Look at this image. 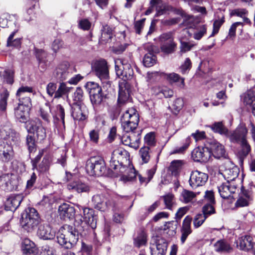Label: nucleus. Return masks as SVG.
I'll use <instances>...</instances> for the list:
<instances>
[{"label": "nucleus", "mask_w": 255, "mask_h": 255, "mask_svg": "<svg viewBox=\"0 0 255 255\" xmlns=\"http://www.w3.org/2000/svg\"><path fill=\"white\" fill-rule=\"evenodd\" d=\"M40 255H56V251L52 247L44 246L41 248Z\"/></svg>", "instance_id": "0e129e2a"}, {"label": "nucleus", "mask_w": 255, "mask_h": 255, "mask_svg": "<svg viewBox=\"0 0 255 255\" xmlns=\"http://www.w3.org/2000/svg\"><path fill=\"white\" fill-rule=\"evenodd\" d=\"M208 176L207 174L195 170L191 172L189 179L190 185L192 188L203 185L207 181Z\"/></svg>", "instance_id": "f8f14e48"}, {"label": "nucleus", "mask_w": 255, "mask_h": 255, "mask_svg": "<svg viewBox=\"0 0 255 255\" xmlns=\"http://www.w3.org/2000/svg\"><path fill=\"white\" fill-rule=\"evenodd\" d=\"M164 202L166 208L171 210L173 204L174 196L172 194H168L163 196Z\"/></svg>", "instance_id": "e2e57ef3"}, {"label": "nucleus", "mask_w": 255, "mask_h": 255, "mask_svg": "<svg viewBox=\"0 0 255 255\" xmlns=\"http://www.w3.org/2000/svg\"><path fill=\"white\" fill-rule=\"evenodd\" d=\"M117 75L124 81L119 84L118 102L119 105L125 103L129 98V84L126 82L130 80L133 75V71L127 60L119 58L115 61Z\"/></svg>", "instance_id": "f03ea898"}, {"label": "nucleus", "mask_w": 255, "mask_h": 255, "mask_svg": "<svg viewBox=\"0 0 255 255\" xmlns=\"http://www.w3.org/2000/svg\"><path fill=\"white\" fill-rule=\"evenodd\" d=\"M37 235L40 238L43 240H51L54 238L55 232L52 230L49 225L41 224L38 227Z\"/></svg>", "instance_id": "a878e982"}, {"label": "nucleus", "mask_w": 255, "mask_h": 255, "mask_svg": "<svg viewBox=\"0 0 255 255\" xmlns=\"http://www.w3.org/2000/svg\"><path fill=\"white\" fill-rule=\"evenodd\" d=\"M100 131L98 129H93L90 131L89 133L90 141L94 143H98L99 142Z\"/></svg>", "instance_id": "5fc2aeb1"}, {"label": "nucleus", "mask_w": 255, "mask_h": 255, "mask_svg": "<svg viewBox=\"0 0 255 255\" xmlns=\"http://www.w3.org/2000/svg\"><path fill=\"white\" fill-rule=\"evenodd\" d=\"M21 248L23 254L25 255H37L38 254L35 244L27 238L22 240Z\"/></svg>", "instance_id": "5701e85b"}, {"label": "nucleus", "mask_w": 255, "mask_h": 255, "mask_svg": "<svg viewBox=\"0 0 255 255\" xmlns=\"http://www.w3.org/2000/svg\"><path fill=\"white\" fill-rule=\"evenodd\" d=\"M71 115L74 120L83 121L88 117V110L85 104L70 105Z\"/></svg>", "instance_id": "f3484780"}, {"label": "nucleus", "mask_w": 255, "mask_h": 255, "mask_svg": "<svg viewBox=\"0 0 255 255\" xmlns=\"http://www.w3.org/2000/svg\"><path fill=\"white\" fill-rule=\"evenodd\" d=\"M50 165V160L48 157H44L41 163L38 166V170L41 172L48 170Z\"/></svg>", "instance_id": "6e6d98bb"}, {"label": "nucleus", "mask_w": 255, "mask_h": 255, "mask_svg": "<svg viewBox=\"0 0 255 255\" xmlns=\"http://www.w3.org/2000/svg\"><path fill=\"white\" fill-rule=\"evenodd\" d=\"M69 63L67 61L62 62L57 65L53 73L55 77L60 81L66 80L70 76Z\"/></svg>", "instance_id": "2eb2a0df"}, {"label": "nucleus", "mask_w": 255, "mask_h": 255, "mask_svg": "<svg viewBox=\"0 0 255 255\" xmlns=\"http://www.w3.org/2000/svg\"><path fill=\"white\" fill-rule=\"evenodd\" d=\"M4 81L9 84H12L13 82V72L11 70H6L3 72L2 75Z\"/></svg>", "instance_id": "680f3d73"}, {"label": "nucleus", "mask_w": 255, "mask_h": 255, "mask_svg": "<svg viewBox=\"0 0 255 255\" xmlns=\"http://www.w3.org/2000/svg\"><path fill=\"white\" fill-rule=\"evenodd\" d=\"M197 194L191 191L184 189L181 194V200L186 204L192 202L195 199Z\"/></svg>", "instance_id": "4c0bfd02"}, {"label": "nucleus", "mask_w": 255, "mask_h": 255, "mask_svg": "<svg viewBox=\"0 0 255 255\" xmlns=\"http://www.w3.org/2000/svg\"><path fill=\"white\" fill-rule=\"evenodd\" d=\"M30 125L28 131L36 135L37 140H43L46 137V134L45 129L43 127L41 121L36 119L31 121Z\"/></svg>", "instance_id": "4468645a"}, {"label": "nucleus", "mask_w": 255, "mask_h": 255, "mask_svg": "<svg viewBox=\"0 0 255 255\" xmlns=\"http://www.w3.org/2000/svg\"><path fill=\"white\" fill-rule=\"evenodd\" d=\"M113 33L112 28L107 25L103 26L100 38L101 41L104 43H107L111 39Z\"/></svg>", "instance_id": "e433bc0d"}, {"label": "nucleus", "mask_w": 255, "mask_h": 255, "mask_svg": "<svg viewBox=\"0 0 255 255\" xmlns=\"http://www.w3.org/2000/svg\"><path fill=\"white\" fill-rule=\"evenodd\" d=\"M93 69L96 75L100 79L104 86H110L111 82L109 80V70L107 62L105 60L102 59L96 61L93 66Z\"/></svg>", "instance_id": "0eeeda50"}, {"label": "nucleus", "mask_w": 255, "mask_h": 255, "mask_svg": "<svg viewBox=\"0 0 255 255\" xmlns=\"http://www.w3.org/2000/svg\"><path fill=\"white\" fill-rule=\"evenodd\" d=\"M167 248V244L163 240H159L150 247L151 255H165Z\"/></svg>", "instance_id": "c85d7f7f"}, {"label": "nucleus", "mask_w": 255, "mask_h": 255, "mask_svg": "<svg viewBox=\"0 0 255 255\" xmlns=\"http://www.w3.org/2000/svg\"><path fill=\"white\" fill-rule=\"evenodd\" d=\"M161 50L165 54H171L173 53L176 48V44L173 40L170 42H166L161 43L160 46Z\"/></svg>", "instance_id": "58836bf2"}, {"label": "nucleus", "mask_w": 255, "mask_h": 255, "mask_svg": "<svg viewBox=\"0 0 255 255\" xmlns=\"http://www.w3.org/2000/svg\"><path fill=\"white\" fill-rule=\"evenodd\" d=\"M241 149L238 151L237 156L241 163H243L244 160L247 157L251 150V147L248 140L240 144Z\"/></svg>", "instance_id": "7c9ffc66"}, {"label": "nucleus", "mask_w": 255, "mask_h": 255, "mask_svg": "<svg viewBox=\"0 0 255 255\" xmlns=\"http://www.w3.org/2000/svg\"><path fill=\"white\" fill-rule=\"evenodd\" d=\"M211 156V151L208 147H197L192 152L193 160L197 162H207Z\"/></svg>", "instance_id": "dca6fc26"}, {"label": "nucleus", "mask_w": 255, "mask_h": 255, "mask_svg": "<svg viewBox=\"0 0 255 255\" xmlns=\"http://www.w3.org/2000/svg\"><path fill=\"white\" fill-rule=\"evenodd\" d=\"M159 39L161 43L173 40L172 33L171 32L164 33L159 36Z\"/></svg>", "instance_id": "774afa93"}, {"label": "nucleus", "mask_w": 255, "mask_h": 255, "mask_svg": "<svg viewBox=\"0 0 255 255\" xmlns=\"http://www.w3.org/2000/svg\"><path fill=\"white\" fill-rule=\"evenodd\" d=\"M213 130L222 134H228V129L224 127L221 122L215 123L212 126Z\"/></svg>", "instance_id": "3c124183"}, {"label": "nucleus", "mask_w": 255, "mask_h": 255, "mask_svg": "<svg viewBox=\"0 0 255 255\" xmlns=\"http://www.w3.org/2000/svg\"><path fill=\"white\" fill-rule=\"evenodd\" d=\"M39 223V217L37 211L33 208H28L22 215L20 224L27 232H32Z\"/></svg>", "instance_id": "20e7f679"}, {"label": "nucleus", "mask_w": 255, "mask_h": 255, "mask_svg": "<svg viewBox=\"0 0 255 255\" xmlns=\"http://www.w3.org/2000/svg\"><path fill=\"white\" fill-rule=\"evenodd\" d=\"M139 116L133 108L127 110L121 118L123 130L127 132L122 136V141L126 145L134 149L139 147L141 138L140 131H135L139 123Z\"/></svg>", "instance_id": "f257e3e1"}, {"label": "nucleus", "mask_w": 255, "mask_h": 255, "mask_svg": "<svg viewBox=\"0 0 255 255\" xmlns=\"http://www.w3.org/2000/svg\"><path fill=\"white\" fill-rule=\"evenodd\" d=\"M32 106L24 105L18 104L14 110V115L16 119L20 123H25L28 118L29 112Z\"/></svg>", "instance_id": "6ab92c4d"}, {"label": "nucleus", "mask_w": 255, "mask_h": 255, "mask_svg": "<svg viewBox=\"0 0 255 255\" xmlns=\"http://www.w3.org/2000/svg\"><path fill=\"white\" fill-rule=\"evenodd\" d=\"M86 87L89 93L92 105L97 107L101 104L104 96L102 93V88L99 84L94 82H89L86 84Z\"/></svg>", "instance_id": "6e6552de"}, {"label": "nucleus", "mask_w": 255, "mask_h": 255, "mask_svg": "<svg viewBox=\"0 0 255 255\" xmlns=\"http://www.w3.org/2000/svg\"><path fill=\"white\" fill-rule=\"evenodd\" d=\"M243 100L246 105H252L255 101V92L251 90L248 91L244 95Z\"/></svg>", "instance_id": "09e8293b"}, {"label": "nucleus", "mask_w": 255, "mask_h": 255, "mask_svg": "<svg viewBox=\"0 0 255 255\" xmlns=\"http://www.w3.org/2000/svg\"><path fill=\"white\" fill-rule=\"evenodd\" d=\"M50 111L49 105L48 103H46L44 107L40 109V116L44 121L49 122V113Z\"/></svg>", "instance_id": "603ef678"}, {"label": "nucleus", "mask_w": 255, "mask_h": 255, "mask_svg": "<svg viewBox=\"0 0 255 255\" xmlns=\"http://www.w3.org/2000/svg\"><path fill=\"white\" fill-rule=\"evenodd\" d=\"M206 219L207 218L203 214H198L194 219V226L196 228L199 227L203 224Z\"/></svg>", "instance_id": "4d7b16f0"}, {"label": "nucleus", "mask_w": 255, "mask_h": 255, "mask_svg": "<svg viewBox=\"0 0 255 255\" xmlns=\"http://www.w3.org/2000/svg\"><path fill=\"white\" fill-rule=\"evenodd\" d=\"M9 97V93L6 90H4L0 94V111L2 112H5L7 108V101Z\"/></svg>", "instance_id": "37998d69"}, {"label": "nucleus", "mask_w": 255, "mask_h": 255, "mask_svg": "<svg viewBox=\"0 0 255 255\" xmlns=\"http://www.w3.org/2000/svg\"><path fill=\"white\" fill-rule=\"evenodd\" d=\"M23 200L22 195H11L6 200L5 203V208L6 210L14 211L19 207Z\"/></svg>", "instance_id": "4be33fe9"}, {"label": "nucleus", "mask_w": 255, "mask_h": 255, "mask_svg": "<svg viewBox=\"0 0 255 255\" xmlns=\"http://www.w3.org/2000/svg\"><path fill=\"white\" fill-rule=\"evenodd\" d=\"M224 17H222L221 19L216 20L213 23V29L212 31V34L210 35V37L213 36L215 34H217L220 27L224 23Z\"/></svg>", "instance_id": "052dcab7"}, {"label": "nucleus", "mask_w": 255, "mask_h": 255, "mask_svg": "<svg viewBox=\"0 0 255 255\" xmlns=\"http://www.w3.org/2000/svg\"><path fill=\"white\" fill-rule=\"evenodd\" d=\"M79 239L78 231L71 226L61 228L57 235V243L66 249H71Z\"/></svg>", "instance_id": "7ed1b4c3"}, {"label": "nucleus", "mask_w": 255, "mask_h": 255, "mask_svg": "<svg viewBox=\"0 0 255 255\" xmlns=\"http://www.w3.org/2000/svg\"><path fill=\"white\" fill-rule=\"evenodd\" d=\"M59 215L61 219H72L75 215V208L70 205L64 203L60 205L58 208Z\"/></svg>", "instance_id": "b1692460"}, {"label": "nucleus", "mask_w": 255, "mask_h": 255, "mask_svg": "<svg viewBox=\"0 0 255 255\" xmlns=\"http://www.w3.org/2000/svg\"><path fill=\"white\" fill-rule=\"evenodd\" d=\"M243 26V22H236L233 23L229 29L228 36L230 38L235 37L236 36V31L237 27L239 26H241L242 28Z\"/></svg>", "instance_id": "bf43d9fd"}, {"label": "nucleus", "mask_w": 255, "mask_h": 255, "mask_svg": "<svg viewBox=\"0 0 255 255\" xmlns=\"http://www.w3.org/2000/svg\"><path fill=\"white\" fill-rule=\"evenodd\" d=\"M192 218L190 216H186L184 219L181 229V242L183 244L188 236L192 233L191 223Z\"/></svg>", "instance_id": "393cba45"}, {"label": "nucleus", "mask_w": 255, "mask_h": 255, "mask_svg": "<svg viewBox=\"0 0 255 255\" xmlns=\"http://www.w3.org/2000/svg\"><path fill=\"white\" fill-rule=\"evenodd\" d=\"M74 104L82 105L83 103V92L80 87H77L73 96V103L70 105Z\"/></svg>", "instance_id": "ea45409f"}, {"label": "nucleus", "mask_w": 255, "mask_h": 255, "mask_svg": "<svg viewBox=\"0 0 255 255\" xmlns=\"http://www.w3.org/2000/svg\"><path fill=\"white\" fill-rule=\"evenodd\" d=\"M237 247L240 250L249 251L253 248V238L250 235H244L240 237L236 242Z\"/></svg>", "instance_id": "412c9836"}, {"label": "nucleus", "mask_w": 255, "mask_h": 255, "mask_svg": "<svg viewBox=\"0 0 255 255\" xmlns=\"http://www.w3.org/2000/svg\"><path fill=\"white\" fill-rule=\"evenodd\" d=\"M161 75H163L170 83L180 82L179 86L182 88L185 86L184 79L181 78L178 74L172 73L166 74L161 73Z\"/></svg>", "instance_id": "f704fd0d"}, {"label": "nucleus", "mask_w": 255, "mask_h": 255, "mask_svg": "<svg viewBox=\"0 0 255 255\" xmlns=\"http://www.w3.org/2000/svg\"><path fill=\"white\" fill-rule=\"evenodd\" d=\"M204 199L208 202L207 203H211V204H215L216 203L214 192L212 190H207L205 192Z\"/></svg>", "instance_id": "69168bd1"}, {"label": "nucleus", "mask_w": 255, "mask_h": 255, "mask_svg": "<svg viewBox=\"0 0 255 255\" xmlns=\"http://www.w3.org/2000/svg\"><path fill=\"white\" fill-rule=\"evenodd\" d=\"M183 164V161L180 160H174L172 161L169 167V170L173 175H177L180 171Z\"/></svg>", "instance_id": "79ce46f5"}, {"label": "nucleus", "mask_w": 255, "mask_h": 255, "mask_svg": "<svg viewBox=\"0 0 255 255\" xmlns=\"http://www.w3.org/2000/svg\"><path fill=\"white\" fill-rule=\"evenodd\" d=\"M249 195H245L244 196H241L237 200L235 205L237 207H243L249 205Z\"/></svg>", "instance_id": "864d4df0"}, {"label": "nucleus", "mask_w": 255, "mask_h": 255, "mask_svg": "<svg viewBox=\"0 0 255 255\" xmlns=\"http://www.w3.org/2000/svg\"><path fill=\"white\" fill-rule=\"evenodd\" d=\"M11 144L0 140V159L4 162H8L13 157V150Z\"/></svg>", "instance_id": "a211bd4d"}, {"label": "nucleus", "mask_w": 255, "mask_h": 255, "mask_svg": "<svg viewBox=\"0 0 255 255\" xmlns=\"http://www.w3.org/2000/svg\"><path fill=\"white\" fill-rule=\"evenodd\" d=\"M156 13L155 16H158L165 13L167 11L169 10V7L165 4H161L160 2L158 4H156Z\"/></svg>", "instance_id": "13d9d810"}, {"label": "nucleus", "mask_w": 255, "mask_h": 255, "mask_svg": "<svg viewBox=\"0 0 255 255\" xmlns=\"http://www.w3.org/2000/svg\"><path fill=\"white\" fill-rule=\"evenodd\" d=\"M35 52L39 65H40L43 70H45L47 62V53L44 50L41 49H35Z\"/></svg>", "instance_id": "c9c22d12"}, {"label": "nucleus", "mask_w": 255, "mask_h": 255, "mask_svg": "<svg viewBox=\"0 0 255 255\" xmlns=\"http://www.w3.org/2000/svg\"><path fill=\"white\" fill-rule=\"evenodd\" d=\"M215 204H211V203H206L202 207L203 215L207 218L215 214L216 210L214 207Z\"/></svg>", "instance_id": "a18cd8bd"}, {"label": "nucleus", "mask_w": 255, "mask_h": 255, "mask_svg": "<svg viewBox=\"0 0 255 255\" xmlns=\"http://www.w3.org/2000/svg\"><path fill=\"white\" fill-rule=\"evenodd\" d=\"M26 144L30 153L34 152L36 150V145L34 137L30 135H28L26 139Z\"/></svg>", "instance_id": "8fccbe9b"}, {"label": "nucleus", "mask_w": 255, "mask_h": 255, "mask_svg": "<svg viewBox=\"0 0 255 255\" xmlns=\"http://www.w3.org/2000/svg\"><path fill=\"white\" fill-rule=\"evenodd\" d=\"M32 92V88L28 86H21L17 91L16 97L18 100V104L24 105L32 106L30 95Z\"/></svg>", "instance_id": "ddd939ff"}, {"label": "nucleus", "mask_w": 255, "mask_h": 255, "mask_svg": "<svg viewBox=\"0 0 255 255\" xmlns=\"http://www.w3.org/2000/svg\"><path fill=\"white\" fill-rule=\"evenodd\" d=\"M70 88L66 86L65 83H61L56 90L54 98L59 99L61 98L63 95H66L70 91Z\"/></svg>", "instance_id": "c03bdc74"}, {"label": "nucleus", "mask_w": 255, "mask_h": 255, "mask_svg": "<svg viewBox=\"0 0 255 255\" xmlns=\"http://www.w3.org/2000/svg\"><path fill=\"white\" fill-rule=\"evenodd\" d=\"M91 201L94 208L102 212L107 211L110 209L113 211L117 210L116 205L113 199L102 194L94 195Z\"/></svg>", "instance_id": "39448f33"}, {"label": "nucleus", "mask_w": 255, "mask_h": 255, "mask_svg": "<svg viewBox=\"0 0 255 255\" xmlns=\"http://www.w3.org/2000/svg\"><path fill=\"white\" fill-rule=\"evenodd\" d=\"M139 154L144 163H147L151 157V151L148 146H144L139 150Z\"/></svg>", "instance_id": "a19ab883"}, {"label": "nucleus", "mask_w": 255, "mask_h": 255, "mask_svg": "<svg viewBox=\"0 0 255 255\" xmlns=\"http://www.w3.org/2000/svg\"><path fill=\"white\" fill-rule=\"evenodd\" d=\"M146 243V235L144 232H140L134 239V245L137 247L144 245Z\"/></svg>", "instance_id": "de8ad7c7"}, {"label": "nucleus", "mask_w": 255, "mask_h": 255, "mask_svg": "<svg viewBox=\"0 0 255 255\" xmlns=\"http://www.w3.org/2000/svg\"><path fill=\"white\" fill-rule=\"evenodd\" d=\"M234 188L230 186L229 183H223L218 187V191L221 197L227 199L231 196L232 193H234Z\"/></svg>", "instance_id": "72a5a7b5"}, {"label": "nucleus", "mask_w": 255, "mask_h": 255, "mask_svg": "<svg viewBox=\"0 0 255 255\" xmlns=\"http://www.w3.org/2000/svg\"><path fill=\"white\" fill-rule=\"evenodd\" d=\"M57 85L56 83L50 82L46 87V91L47 94L51 97L54 96L56 93Z\"/></svg>", "instance_id": "338daca9"}, {"label": "nucleus", "mask_w": 255, "mask_h": 255, "mask_svg": "<svg viewBox=\"0 0 255 255\" xmlns=\"http://www.w3.org/2000/svg\"><path fill=\"white\" fill-rule=\"evenodd\" d=\"M124 153H126V151L121 148L114 150L112 154L110 165L112 169L116 170L120 165H122L121 163H120L119 159H121Z\"/></svg>", "instance_id": "cd10ccee"}, {"label": "nucleus", "mask_w": 255, "mask_h": 255, "mask_svg": "<svg viewBox=\"0 0 255 255\" xmlns=\"http://www.w3.org/2000/svg\"><path fill=\"white\" fill-rule=\"evenodd\" d=\"M248 132L246 126L240 124L235 130L228 134V136L232 142L240 144L247 140Z\"/></svg>", "instance_id": "9d476101"}, {"label": "nucleus", "mask_w": 255, "mask_h": 255, "mask_svg": "<svg viewBox=\"0 0 255 255\" xmlns=\"http://www.w3.org/2000/svg\"><path fill=\"white\" fill-rule=\"evenodd\" d=\"M67 188L78 194H88L92 190V187L88 183L77 180L69 183L67 185Z\"/></svg>", "instance_id": "9b49d317"}, {"label": "nucleus", "mask_w": 255, "mask_h": 255, "mask_svg": "<svg viewBox=\"0 0 255 255\" xmlns=\"http://www.w3.org/2000/svg\"><path fill=\"white\" fill-rule=\"evenodd\" d=\"M215 250L220 253H230L233 249L225 240H220L214 244Z\"/></svg>", "instance_id": "473e14b6"}, {"label": "nucleus", "mask_w": 255, "mask_h": 255, "mask_svg": "<svg viewBox=\"0 0 255 255\" xmlns=\"http://www.w3.org/2000/svg\"><path fill=\"white\" fill-rule=\"evenodd\" d=\"M183 100L182 99H176L170 107L172 112L175 115L177 114L183 108Z\"/></svg>", "instance_id": "49530a36"}, {"label": "nucleus", "mask_w": 255, "mask_h": 255, "mask_svg": "<svg viewBox=\"0 0 255 255\" xmlns=\"http://www.w3.org/2000/svg\"><path fill=\"white\" fill-rule=\"evenodd\" d=\"M83 220L85 223L92 229L96 228L97 216L95 215V211L93 209L89 208L83 209Z\"/></svg>", "instance_id": "aec40b11"}, {"label": "nucleus", "mask_w": 255, "mask_h": 255, "mask_svg": "<svg viewBox=\"0 0 255 255\" xmlns=\"http://www.w3.org/2000/svg\"><path fill=\"white\" fill-rule=\"evenodd\" d=\"M0 136L3 139L7 140L10 144L12 142L15 143L19 140V134L12 128L11 125L8 122L1 125Z\"/></svg>", "instance_id": "1a4fd4ad"}, {"label": "nucleus", "mask_w": 255, "mask_h": 255, "mask_svg": "<svg viewBox=\"0 0 255 255\" xmlns=\"http://www.w3.org/2000/svg\"><path fill=\"white\" fill-rule=\"evenodd\" d=\"M211 150H212L211 154L216 158H220L225 155L226 151L224 146L218 142L213 141Z\"/></svg>", "instance_id": "2f4dec72"}, {"label": "nucleus", "mask_w": 255, "mask_h": 255, "mask_svg": "<svg viewBox=\"0 0 255 255\" xmlns=\"http://www.w3.org/2000/svg\"><path fill=\"white\" fill-rule=\"evenodd\" d=\"M144 48L147 49L148 52L145 54L143 59V63L145 67H150L152 66L156 61V57L152 53L154 46L150 44H147L145 45Z\"/></svg>", "instance_id": "bb28decb"}, {"label": "nucleus", "mask_w": 255, "mask_h": 255, "mask_svg": "<svg viewBox=\"0 0 255 255\" xmlns=\"http://www.w3.org/2000/svg\"><path fill=\"white\" fill-rule=\"evenodd\" d=\"M231 16H238L242 18L243 24H251V21L248 18L249 11L245 8H235L231 11Z\"/></svg>", "instance_id": "c756f323"}, {"label": "nucleus", "mask_w": 255, "mask_h": 255, "mask_svg": "<svg viewBox=\"0 0 255 255\" xmlns=\"http://www.w3.org/2000/svg\"><path fill=\"white\" fill-rule=\"evenodd\" d=\"M86 169L90 176H102L106 170L104 160L99 157H92L87 161Z\"/></svg>", "instance_id": "423d86ee"}]
</instances>
